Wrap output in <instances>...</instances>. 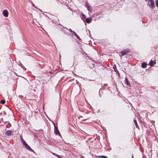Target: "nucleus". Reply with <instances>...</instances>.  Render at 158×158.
I'll use <instances>...</instances> for the list:
<instances>
[{
	"instance_id": "1",
	"label": "nucleus",
	"mask_w": 158,
	"mask_h": 158,
	"mask_svg": "<svg viewBox=\"0 0 158 158\" xmlns=\"http://www.w3.org/2000/svg\"><path fill=\"white\" fill-rule=\"evenodd\" d=\"M21 139L23 141V144L25 146L26 148L29 151L35 152L29 146L26 142L23 139L22 137H21Z\"/></svg>"
},
{
	"instance_id": "2",
	"label": "nucleus",
	"mask_w": 158,
	"mask_h": 158,
	"mask_svg": "<svg viewBox=\"0 0 158 158\" xmlns=\"http://www.w3.org/2000/svg\"><path fill=\"white\" fill-rule=\"evenodd\" d=\"M148 5L152 9L155 8V6L153 0H149L148 1Z\"/></svg>"
},
{
	"instance_id": "3",
	"label": "nucleus",
	"mask_w": 158,
	"mask_h": 158,
	"mask_svg": "<svg viewBox=\"0 0 158 158\" xmlns=\"http://www.w3.org/2000/svg\"><path fill=\"white\" fill-rule=\"evenodd\" d=\"M130 52V50L129 49H124L120 52V53L122 55L124 56L127 54V53Z\"/></svg>"
},
{
	"instance_id": "4",
	"label": "nucleus",
	"mask_w": 158,
	"mask_h": 158,
	"mask_svg": "<svg viewBox=\"0 0 158 158\" xmlns=\"http://www.w3.org/2000/svg\"><path fill=\"white\" fill-rule=\"evenodd\" d=\"M2 14L3 16L5 17H7L8 15V12L6 10H4L2 12Z\"/></svg>"
},
{
	"instance_id": "5",
	"label": "nucleus",
	"mask_w": 158,
	"mask_h": 158,
	"mask_svg": "<svg viewBox=\"0 0 158 158\" xmlns=\"http://www.w3.org/2000/svg\"><path fill=\"white\" fill-rule=\"evenodd\" d=\"M55 133L56 135H60V132L58 130V128L56 127H55L54 130Z\"/></svg>"
},
{
	"instance_id": "6",
	"label": "nucleus",
	"mask_w": 158,
	"mask_h": 158,
	"mask_svg": "<svg viewBox=\"0 0 158 158\" xmlns=\"http://www.w3.org/2000/svg\"><path fill=\"white\" fill-rule=\"evenodd\" d=\"M150 65L151 66H153L156 64V62L153 61L152 60H151L149 62Z\"/></svg>"
},
{
	"instance_id": "7",
	"label": "nucleus",
	"mask_w": 158,
	"mask_h": 158,
	"mask_svg": "<svg viewBox=\"0 0 158 158\" xmlns=\"http://www.w3.org/2000/svg\"><path fill=\"white\" fill-rule=\"evenodd\" d=\"M12 133V131H11V130L7 131H6V135L9 136Z\"/></svg>"
},
{
	"instance_id": "8",
	"label": "nucleus",
	"mask_w": 158,
	"mask_h": 158,
	"mask_svg": "<svg viewBox=\"0 0 158 158\" xmlns=\"http://www.w3.org/2000/svg\"><path fill=\"white\" fill-rule=\"evenodd\" d=\"M125 83L127 85H130V83L128 81L127 78L125 77Z\"/></svg>"
},
{
	"instance_id": "9",
	"label": "nucleus",
	"mask_w": 158,
	"mask_h": 158,
	"mask_svg": "<svg viewBox=\"0 0 158 158\" xmlns=\"http://www.w3.org/2000/svg\"><path fill=\"white\" fill-rule=\"evenodd\" d=\"M86 22L88 23H89L91 22L92 20L90 19L89 18H87L85 20Z\"/></svg>"
},
{
	"instance_id": "10",
	"label": "nucleus",
	"mask_w": 158,
	"mask_h": 158,
	"mask_svg": "<svg viewBox=\"0 0 158 158\" xmlns=\"http://www.w3.org/2000/svg\"><path fill=\"white\" fill-rule=\"evenodd\" d=\"M147 64L145 63H143L141 64V67L143 68H145L146 67Z\"/></svg>"
},
{
	"instance_id": "11",
	"label": "nucleus",
	"mask_w": 158,
	"mask_h": 158,
	"mask_svg": "<svg viewBox=\"0 0 158 158\" xmlns=\"http://www.w3.org/2000/svg\"><path fill=\"white\" fill-rule=\"evenodd\" d=\"M97 157L100 158H108L106 156H96Z\"/></svg>"
},
{
	"instance_id": "12",
	"label": "nucleus",
	"mask_w": 158,
	"mask_h": 158,
	"mask_svg": "<svg viewBox=\"0 0 158 158\" xmlns=\"http://www.w3.org/2000/svg\"><path fill=\"white\" fill-rule=\"evenodd\" d=\"M134 123L135 124V126H136V127L137 128H138V127H139V126H138V125L137 124L136 120H134Z\"/></svg>"
},
{
	"instance_id": "13",
	"label": "nucleus",
	"mask_w": 158,
	"mask_h": 158,
	"mask_svg": "<svg viewBox=\"0 0 158 158\" xmlns=\"http://www.w3.org/2000/svg\"><path fill=\"white\" fill-rule=\"evenodd\" d=\"M86 5L87 6L88 10L89 11L91 9V6H89L88 4L87 3L86 4Z\"/></svg>"
},
{
	"instance_id": "14",
	"label": "nucleus",
	"mask_w": 158,
	"mask_h": 158,
	"mask_svg": "<svg viewBox=\"0 0 158 158\" xmlns=\"http://www.w3.org/2000/svg\"><path fill=\"white\" fill-rule=\"evenodd\" d=\"M6 102L5 100H3L1 101V103L2 104H4Z\"/></svg>"
},
{
	"instance_id": "15",
	"label": "nucleus",
	"mask_w": 158,
	"mask_h": 158,
	"mask_svg": "<svg viewBox=\"0 0 158 158\" xmlns=\"http://www.w3.org/2000/svg\"><path fill=\"white\" fill-rule=\"evenodd\" d=\"M11 126V124L10 123H8L6 125V127L7 128H9Z\"/></svg>"
},
{
	"instance_id": "16",
	"label": "nucleus",
	"mask_w": 158,
	"mask_h": 158,
	"mask_svg": "<svg viewBox=\"0 0 158 158\" xmlns=\"http://www.w3.org/2000/svg\"><path fill=\"white\" fill-rule=\"evenodd\" d=\"M156 5V7H158V0H156L155 2Z\"/></svg>"
},
{
	"instance_id": "17",
	"label": "nucleus",
	"mask_w": 158,
	"mask_h": 158,
	"mask_svg": "<svg viewBox=\"0 0 158 158\" xmlns=\"http://www.w3.org/2000/svg\"><path fill=\"white\" fill-rule=\"evenodd\" d=\"M53 154L54 155H55V156H57V157H59V158H60V156H59V155H57L55 153H53Z\"/></svg>"
},
{
	"instance_id": "18",
	"label": "nucleus",
	"mask_w": 158,
	"mask_h": 158,
	"mask_svg": "<svg viewBox=\"0 0 158 158\" xmlns=\"http://www.w3.org/2000/svg\"><path fill=\"white\" fill-rule=\"evenodd\" d=\"M75 36L78 39H80V37L78 36V35H76Z\"/></svg>"
},
{
	"instance_id": "19",
	"label": "nucleus",
	"mask_w": 158,
	"mask_h": 158,
	"mask_svg": "<svg viewBox=\"0 0 158 158\" xmlns=\"http://www.w3.org/2000/svg\"><path fill=\"white\" fill-rule=\"evenodd\" d=\"M75 36L78 39H80V37L78 36V35H76Z\"/></svg>"
},
{
	"instance_id": "20",
	"label": "nucleus",
	"mask_w": 158,
	"mask_h": 158,
	"mask_svg": "<svg viewBox=\"0 0 158 158\" xmlns=\"http://www.w3.org/2000/svg\"><path fill=\"white\" fill-rule=\"evenodd\" d=\"M75 36L78 39H80V37L78 36V35H76Z\"/></svg>"
},
{
	"instance_id": "21",
	"label": "nucleus",
	"mask_w": 158,
	"mask_h": 158,
	"mask_svg": "<svg viewBox=\"0 0 158 158\" xmlns=\"http://www.w3.org/2000/svg\"><path fill=\"white\" fill-rule=\"evenodd\" d=\"M73 33L74 34V36H75L76 35H77V34H76V33L75 32H74V31L73 32Z\"/></svg>"
},
{
	"instance_id": "22",
	"label": "nucleus",
	"mask_w": 158,
	"mask_h": 158,
	"mask_svg": "<svg viewBox=\"0 0 158 158\" xmlns=\"http://www.w3.org/2000/svg\"><path fill=\"white\" fill-rule=\"evenodd\" d=\"M70 31L72 33H73V31L71 29H70Z\"/></svg>"
},
{
	"instance_id": "23",
	"label": "nucleus",
	"mask_w": 158,
	"mask_h": 158,
	"mask_svg": "<svg viewBox=\"0 0 158 158\" xmlns=\"http://www.w3.org/2000/svg\"><path fill=\"white\" fill-rule=\"evenodd\" d=\"M82 15L83 16V17L84 18H85V15Z\"/></svg>"
},
{
	"instance_id": "24",
	"label": "nucleus",
	"mask_w": 158,
	"mask_h": 158,
	"mask_svg": "<svg viewBox=\"0 0 158 158\" xmlns=\"http://www.w3.org/2000/svg\"><path fill=\"white\" fill-rule=\"evenodd\" d=\"M131 157H132V158H133V155H132Z\"/></svg>"
},
{
	"instance_id": "25",
	"label": "nucleus",
	"mask_w": 158,
	"mask_h": 158,
	"mask_svg": "<svg viewBox=\"0 0 158 158\" xmlns=\"http://www.w3.org/2000/svg\"><path fill=\"white\" fill-rule=\"evenodd\" d=\"M145 1H148L149 0H145Z\"/></svg>"
}]
</instances>
